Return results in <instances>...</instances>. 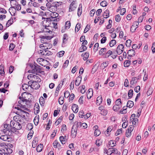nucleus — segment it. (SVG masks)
<instances>
[{"label":"nucleus","mask_w":155,"mask_h":155,"mask_svg":"<svg viewBox=\"0 0 155 155\" xmlns=\"http://www.w3.org/2000/svg\"><path fill=\"white\" fill-rule=\"evenodd\" d=\"M109 11L108 9L106 10L103 14V16L104 18H107L109 16Z\"/></svg>","instance_id":"dca6fc26"},{"label":"nucleus","mask_w":155,"mask_h":155,"mask_svg":"<svg viewBox=\"0 0 155 155\" xmlns=\"http://www.w3.org/2000/svg\"><path fill=\"white\" fill-rule=\"evenodd\" d=\"M124 46L123 44H120L117 48V52L118 54H120L123 51Z\"/></svg>","instance_id":"423d86ee"},{"label":"nucleus","mask_w":155,"mask_h":155,"mask_svg":"<svg viewBox=\"0 0 155 155\" xmlns=\"http://www.w3.org/2000/svg\"><path fill=\"white\" fill-rule=\"evenodd\" d=\"M59 139L62 144H64L65 143L66 141L67 140L66 136L64 137L63 136H60L59 138Z\"/></svg>","instance_id":"2eb2a0df"},{"label":"nucleus","mask_w":155,"mask_h":155,"mask_svg":"<svg viewBox=\"0 0 155 155\" xmlns=\"http://www.w3.org/2000/svg\"><path fill=\"white\" fill-rule=\"evenodd\" d=\"M25 107V106H23L22 107H21V105L18 104L17 105V106L16 105H15H15L14 106L15 109H17L18 110H20L22 112H26L25 111L23 110H22L20 109L21 108L24 110H26L27 109Z\"/></svg>","instance_id":"1a4fd4ad"},{"label":"nucleus","mask_w":155,"mask_h":155,"mask_svg":"<svg viewBox=\"0 0 155 155\" xmlns=\"http://www.w3.org/2000/svg\"><path fill=\"white\" fill-rule=\"evenodd\" d=\"M15 8L17 11H19L21 9V5L18 4H16Z\"/></svg>","instance_id":"69168bd1"},{"label":"nucleus","mask_w":155,"mask_h":155,"mask_svg":"<svg viewBox=\"0 0 155 155\" xmlns=\"http://www.w3.org/2000/svg\"><path fill=\"white\" fill-rule=\"evenodd\" d=\"M81 81V77L80 76H78L75 80V84L77 86L79 85Z\"/></svg>","instance_id":"ddd939ff"},{"label":"nucleus","mask_w":155,"mask_h":155,"mask_svg":"<svg viewBox=\"0 0 155 155\" xmlns=\"http://www.w3.org/2000/svg\"><path fill=\"white\" fill-rule=\"evenodd\" d=\"M12 22H13L12 19V20L11 19H10V20H8L6 23V26L8 27L9 26L11 25L12 24Z\"/></svg>","instance_id":"4d7b16f0"},{"label":"nucleus","mask_w":155,"mask_h":155,"mask_svg":"<svg viewBox=\"0 0 155 155\" xmlns=\"http://www.w3.org/2000/svg\"><path fill=\"white\" fill-rule=\"evenodd\" d=\"M33 81L37 82H40L41 81V80L38 76L35 75Z\"/></svg>","instance_id":"393cba45"},{"label":"nucleus","mask_w":155,"mask_h":155,"mask_svg":"<svg viewBox=\"0 0 155 155\" xmlns=\"http://www.w3.org/2000/svg\"><path fill=\"white\" fill-rule=\"evenodd\" d=\"M39 101L41 106H43L44 105L45 101L44 99L42 97H40Z\"/></svg>","instance_id":"58836bf2"},{"label":"nucleus","mask_w":155,"mask_h":155,"mask_svg":"<svg viewBox=\"0 0 155 155\" xmlns=\"http://www.w3.org/2000/svg\"><path fill=\"white\" fill-rule=\"evenodd\" d=\"M61 85L60 84H59L56 88L55 92V94L57 95L58 94V92L60 90V89L61 88Z\"/></svg>","instance_id":"c9c22d12"},{"label":"nucleus","mask_w":155,"mask_h":155,"mask_svg":"<svg viewBox=\"0 0 155 155\" xmlns=\"http://www.w3.org/2000/svg\"><path fill=\"white\" fill-rule=\"evenodd\" d=\"M107 51V49L106 48H102L99 52L100 54H101L102 55H104L105 54Z\"/></svg>","instance_id":"473e14b6"},{"label":"nucleus","mask_w":155,"mask_h":155,"mask_svg":"<svg viewBox=\"0 0 155 155\" xmlns=\"http://www.w3.org/2000/svg\"><path fill=\"white\" fill-rule=\"evenodd\" d=\"M117 151V149L115 148H110L107 150V153H110V154H108L109 155H111L113 153H116Z\"/></svg>","instance_id":"f8f14e48"},{"label":"nucleus","mask_w":155,"mask_h":155,"mask_svg":"<svg viewBox=\"0 0 155 155\" xmlns=\"http://www.w3.org/2000/svg\"><path fill=\"white\" fill-rule=\"evenodd\" d=\"M81 56L83 57V59L84 60H87L89 56V53L88 52H86L85 54H82Z\"/></svg>","instance_id":"5701e85b"},{"label":"nucleus","mask_w":155,"mask_h":155,"mask_svg":"<svg viewBox=\"0 0 155 155\" xmlns=\"http://www.w3.org/2000/svg\"><path fill=\"white\" fill-rule=\"evenodd\" d=\"M152 92H153V91L152 90V89L150 88L148 89V90L147 92V95L148 96H149L150 95H151V94H152Z\"/></svg>","instance_id":"e2e57ef3"},{"label":"nucleus","mask_w":155,"mask_h":155,"mask_svg":"<svg viewBox=\"0 0 155 155\" xmlns=\"http://www.w3.org/2000/svg\"><path fill=\"white\" fill-rule=\"evenodd\" d=\"M137 82V77H133L130 81V84L131 85H133L136 84Z\"/></svg>","instance_id":"6ab92c4d"},{"label":"nucleus","mask_w":155,"mask_h":155,"mask_svg":"<svg viewBox=\"0 0 155 155\" xmlns=\"http://www.w3.org/2000/svg\"><path fill=\"white\" fill-rule=\"evenodd\" d=\"M71 26V23L69 21H67L66 22L65 24V27L67 29H69Z\"/></svg>","instance_id":"37998d69"},{"label":"nucleus","mask_w":155,"mask_h":155,"mask_svg":"<svg viewBox=\"0 0 155 155\" xmlns=\"http://www.w3.org/2000/svg\"><path fill=\"white\" fill-rule=\"evenodd\" d=\"M102 97L101 96H99L97 98L96 100V104L97 105H100L102 103Z\"/></svg>","instance_id":"a211bd4d"},{"label":"nucleus","mask_w":155,"mask_h":155,"mask_svg":"<svg viewBox=\"0 0 155 155\" xmlns=\"http://www.w3.org/2000/svg\"><path fill=\"white\" fill-rule=\"evenodd\" d=\"M95 12V10L93 9L91 10L90 13V16L91 17H92L94 16V14Z\"/></svg>","instance_id":"338daca9"},{"label":"nucleus","mask_w":155,"mask_h":155,"mask_svg":"<svg viewBox=\"0 0 155 155\" xmlns=\"http://www.w3.org/2000/svg\"><path fill=\"white\" fill-rule=\"evenodd\" d=\"M39 115L36 116L35 117L34 120V122L35 125L37 126L38 123L39 121Z\"/></svg>","instance_id":"4be33fe9"},{"label":"nucleus","mask_w":155,"mask_h":155,"mask_svg":"<svg viewBox=\"0 0 155 155\" xmlns=\"http://www.w3.org/2000/svg\"><path fill=\"white\" fill-rule=\"evenodd\" d=\"M107 2L106 1H103L100 3V5L102 7H105L107 5Z\"/></svg>","instance_id":"49530a36"},{"label":"nucleus","mask_w":155,"mask_h":155,"mask_svg":"<svg viewBox=\"0 0 155 155\" xmlns=\"http://www.w3.org/2000/svg\"><path fill=\"white\" fill-rule=\"evenodd\" d=\"M37 82L34 81H33L32 82V84H31V86L32 87H31V88L34 89H37L39 88L40 87V85L39 84L37 83Z\"/></svg>","instance_id":"9d476101"},{"label":"nucleus","mask_w":155,"mask_h":155,"mask_svg":"<svg viewBox=\"0 0 155 155\" xmlns=\"http://www.w3.org/2000/svg\"><path fill=\"white\" fill-rule=\"evenodd\" d=\"M82 12V5L80 4L79 5V7L78 8V15L79 17L80 16Z\"/></svg>","instance_id":"aec40b11"},{"label":"nucleus","mask_w":155,"mask_h":155,"mask_svg":"<svg viewBox=\"0 0 155 155\" xmlns=\"http://www.w3.org/2000/svg\"><path fill=\"white\" fill-rule=\"evenodd\" d=\"M93 90L91 88L89 89L87 92V97L88 99H90L93 96Z\"/></svg>","instance_id":"9b49d317"},{"label":"nucleus","mask_w":155,"mask_h":155,"mask_svg":"<svg viewBox=\"0 0 155 155\" xmlns=\"http://www.w3.org/2000/svg\"><path fill=\"white\" fill-rule=\"evenodd\" d=\"M52 45L50 43H45V49H48L51 48L52 47Z\"/></svg>","instance_id":"f3484780"},{"label":"nucleus","mask_w":155,"mask_h":155,"mask_svg":"<svg viewBox=\"0 0 155 155\" xmlns=\"http://www.w3.org/2000/svg\"><path fill=\"white\" fill-rule=\"evenodd\" d=\"M72 109L75 113H77L78 111V106L75 104H73L72 106Z\"/></svg>","instance_id":"4468645a"},{"label":"nucleus","mask_w":155,"mask_h":155,"mask_svg":"<svg viewBox=\"0 0 155 155\" xmlns=\"http://www.w3.org/2000/svg\"><path fill=\"white\" fill-rule=\"evenodd\" d=\"M115 103V105H118L119 106H121L122 103L120 99L119 98L117 99Z\"/></svg>","instance_id":"de8ad7c7"},{"label":"nucleus","mask_w":155,"mask_h":155,"mask_svg":"<svg viewBox=\"0 0 155 155\" xmlns=\"http://www.w3.org/2000/svg\"><path fill=\"white\" fill-rule=\"evenodd\" d=\"M40 67V66L37 64L32 65L31 66V73L37 74L38 73L40 72L41 69Z\"/></svg>","instance_id":"f03ea898"},{"label":"nucleus","mask_w":155,"mask_h":155,"mask_svg":"<svg viewBox=\"0 0 155 155\" xmlns=\"http://www.w3.org/2000/svg\"><path fill=\"white\" fill-rule=\"evenodd\" d=\"M20 118H21L20 117L18 116H15L13 117L14 120L13 121L17 122Z\"/></svg>","instance_id":"13d9d810"},{"label":"nucleus","mask_w":155,"mask_h":155,"mask_svg":"<svg viewBox=\"0 0 155 155\" xmlns=\"http://www.w3.org/2000/svg\"><path fill=\"white\" fill-rule=\"evenodd\" d=\"M151 49L152 52L154 53L155 52V42L153 43L151 47Z\"/></svg>","instance_id":"774afa93"},{"label":"nucleus","mask_w":155,"mask_h":155,"mask_svg":"<svg viewBox=\"0 0 155 155\" xmlns=\"http://www.w3.org/2000/svg\"><path fill=\"white\" fill-rule=\"evenodd\" d=\"M45 61V60L42 58H38L37 60V62L40 65L43 66V64H42L41 62H43Z\"/></svg>","instance_id":"bf43d9fd"},{"label":"nucleus","mask_w":155,"mask_h":155,"mask_svg":"<svg viewBox=\"0 0 155 155\" xmlns=\"http://www.w3.org/2000/svg\"><path fill=\"white\" fill-rule=\"evenodd\" d=\"M64 52L63 51H61L57 54V55L59 57H62L64 55Z\"/></svg>","instance_id":"79ce46f5"},{"label":"nucleus","mask_w":155,"mask_h":155,"mask_svg":"<svg viewBox=\"0 0 155 155\" xmlns=\"http://www.w3.org/2000/svg\"><path fill=\"white\" fill-rule=\"evenodd\" d=\"M131 62L129 60L125 61L124 63V67H129L130 64Z\"/></svg>","instance_id":"72a5a7b5"},{"label":"nucleus","mask_w":155,"mask_h":155,"mask_svg":"<svg viewBox=\"0 0 155 155\" xmlns=\"http://www.w3.org/2000/svg\"><path fill=\"white\" fill-rule=\"evenodd\" d=\"M15 45L14 44H11L9 47V50L11 51L13 50L14 48L15 47Z\"/></svg>","instance_id":"0e129e2a"},{"label":"nucleus","mask_w":155,"mask_h":155,"mask_svg":"<svg viewBox=\"0 0 155 155\" xmlns=\"http://www.w3.org/2000/svg\"><path fill=\"white\" fill-rule=\"evenodd\" d=\"M35 75L32 74H30L28 76L27 78L30 81H33Z\"/></svg>","instance_id":"a18cd8bd"},{"label":"nucleus","mask_w":155,"mask_h":155,"mask_svg":"<svg viewBox=\"0 0 155 155\" xmlns=\"http://www.w3.org/2000/svg\"><path fill=\"white\" fill-rule=\"evenodd\" d=\"M112 53V51L109 50L105 54V58H108L110 56Z\"/></svg>","instance_id":"a19ab883"},{"label":"nucleus","mask_w":155,"mask_h":155,"mask_svg":"<svg viewBox=\"0 0 155 155\" xmlns=\"http://www.w3.org/2000/svg\"><path fill=\"white\" fill-rule=\"evenodd\" d=\"M116 41L115 40H112L109 43V45L110 47L113 46L116 44Z\"/></svg>","instance_id":"e433bc0d"},{"label":"nucleus","mask_w":155,"mask_h":155,"mask_svg":"<svg viewBox=\"0 0 155 155\" xmlns=\"http://www.w3.org/2000/svg\"><path fill=\"white\" fill-rule=\"evenodd\" d=\"M33 128L32 124L31 123H28L27 125L26 129L27 130H31Z\"/></svg>","instance_id":"4c0bfd02"},{"label":"nucleus","mask_w":155,"mask_h":155,"mask_svg":"<svg viewBox=\"0 0 155 155\" xmlns=\"http://www.w3.org/2000/svg\"><path fill=\"white\" fill-rule=\"evenodd\" d=\"M90 28V26L88 25H87L84 30V33H86L89 30Z\"/></svg>","instance_id":"680f3d73"},{"label":"nucleus","mask_w":155,"mask_h":155,"mask_svg":"<svg viewBox=\"0 0 155 155\" xmlns=\"http://www.w3.org/2000/svg\"><path fill=\"white\" fill-rule=\"evenodd\" d=\"M115 21L117 22H119L120 21L121 18L119 15H116L115 16Z\"/></svg>","instance_id":"603ef678"},{"label":"nucleus","mask_w":155,"mask_h":155,"mask_svg":"<svg viewBox=\"0 0 155 155\" xmlns=\"http://www.w3.org/2000/svg\"><path fill=\"white\" fill-rule=\"evenodd\" d=\"M137 28V27H135L134 25H133L130 28V31L132 32H134Z\"/></svg>","instance_id":"864d4df0"},{"label":"nucleus","mask_w":155,"mask_h":155,"mask_svg":"<svg viewBox=\"0 0 155 155\" xmlns=\"http://www.w3.org/2000/svg\"><path fill=\"white\" fill-rule=\"evenodd\" d=\"M29 85L26 84H24L22 86V88L24 91H27L29 87Z\"/></svg>","instance_id":"a878e982"},{"label":"nucleus","mask_w":155,"mask_h":155,"mask_svg":"<svg viewBox=\"0 0 155 155\" xmlns=\"http://www.w3.org/2000/svg\"><path fill=\"white\" fill-rule=\"evenodd\" d=\"M18 130L15 129L13 127H10L9 130H7L5 132V134L8 135L9 136H10L12 135V133H18Z\"/></svg>","instance_id":"20e7f679"},{"label":"nucleus","mask_w":155,"mask_h":155,"mask_svg":"<svg viewBox=\"0 0 155 155\" xmlns=\"http://www.w3.org/2000/svg\"><path fill=\"white\" fill-rule=\"evenodd\" d=\"M99 47V44L98 43H96L94 45V51L95 52L97 51L98 49V48Z\"/></svg>","instance_id":"c03bdc74"},{"label":"nucleus","mask_w":155,"mask_h":155,"mask_svg":"<svg viewBox=\"0 0 155 155\" xmlns=\"http://www.w3.org/2000/svg\"><path fill=\"white\" fill-rule=\"evenodd\" d=\"M131 41L130 39L127 40L126 43V45L127 47H129L130 46L131 44Z\"/></svg>","instance_id":"09e8293b"},{"label":"nucleus","mask_w":155,"mask_h":155,"mask_svg":"<svg viewBox=\"0 0 155 155\" xmlns=\"http://www.w3.org/2000/svg\"><path fill=\"white\" fill-rule=\"evenodd\" d=\"M10 127H13L18 130H20L22 128L21 124L18 122L13 120H11L10 122Z\"/></svg>","instance_id":"7ed1b4c3"},{"label":"nucleus","mask_w":155,"mask_h":155,"mask_svg":"<svg viewBox=\"0 0 155 155\" xmlns=\"http://www.w3.org/2000/svg\"><path fill=\"white\" fill-rule=\"evenodd\" d=\"M5 72L3 66L0 67V74L2 76H3L4 75Z\"/></svg>","instance_id":"8fccbe9b"},{"label":"nucleus","mask_w":155,"mask_h":155,"mask_svg":"<svg viewBox=\"0 0 155 155\" xmlns=\"http://www.w3.org/2000/svg\"><path fill=\"white\" fill-rule=\"evenodd\" d=\"M80 25V24H79V23H78L76 25L75 28V31H77V32H78L80 30L81 28Z\"/></svg>","instance_id":"052dcab7"},{"label":"nucleus","mask_w":155,"mask_h":155,"mask_svg":"<svg viewBox=\"0 0 155 155\" xmlns=\"http://www.w3.org/2000/svg\"><path fill=\"white\" fill-rule=\"evenodd\" d=\"M77 127H76L75 124H74V125L72 126L71 130V134L73 138H74L75 137L77 134Z\"/></svg>","instance_id":"39448f33"},{"label":"nucleus","mask_w":155,"mask_h":155,"mask_svg":"<svg viewBox=\"0 0 155 155\" xmlns=\"http://www.w3.org/2000/svg\"><path fill=\"white\" fill-rule=\"evenodd\" d=\"M87 49V47L86 46H81L78 50L79 52H82L85 51Z\"/></svg>","instance_id":"cd10ccee"},{"label":"nucleus","mask_w":155,"mask_h":155,"mask_svg":"<svg viewBox=\"0 0 155 155\" xmlns=\"http://www.w3.org/2000/svg\"><path fill=\"white\" fill-rule=\"evenodd\" d=\"M8 135H2L0 137V139L4 141H9L11 140V138Z\"/></svg>","instance_id":"6e6552de"},{"label":"nucleus","mask_w":155,"mask_h":155,"mask_svg":"<svg viewBox=\"0 0 155 155\" xmlns=\"http://www.w3.org/2000/svg\"><path fill=\"white\" fill-rule=\"evenodd\" d=\"M101 133V131L98 130L94 131V134L95 136H98L100 135Z\"/></svg>","instance_id":"5fc2aeb1"},{"label":"nucleus","mask_w":155,"mask_h":155,"mask_svg":"<svg viewBox=\"0 0 155 155\" xmlns=\"http://www.w3.org/2000/svg\"><path fill=\"white\" fill-rule=\"evenodd\" d=\"M43 145L40 144L38 145L36 148V150L38 152H41L43 148Z\"/></svg>","instance_id":"412c9836"},{"label":"nucleus","mask_w":155,"mask_h":155,"mask_svg":"<svg viewBox=\"0 0 155 155\" xmlns=\"http://www.w3.org/2000/svg\"><path fill=\"white\" fill-rule=\"evenodd\" d=\"M4 127L5 129H4V132L5 134V132L7 131V130H9L10 129V125L9 124H5L4 125Z\"/></svg>","instance_id":"7c9ffc66"},{"label":"nucleus","mask_w":155,"mask_h":155,"mask_svg":"<svg viewBox=\"0 0 155 155\" xmlns=\"http://www.w3.org/2000/svg\"><path fill=\"white\" fill-rule=\"evenodd\" d=\"M107 113L108 111L107 110L104 109L101 111L100 114L103 116H105L107 114Z\"/></svg>","instance_id":"3c124183"},{"label":"nucleus","mask_w":155,"mask_h":155,"mask_svg":"<svg viewBox=\"0 0 155 155\" xmlns=\"http://www.w3.org/2000/svg\"><path fill=\"white\" fill-rule=\"evenodd\" d=\"M59 15L56 12H54L51 14V18H56Z\"/></svg>","instance_id":"ea45409f"},{"label":"nucleus","mask_w":155,"mask_h":155,"mask_svg":"<svg viewBox=\"0 0 155 155\" xmlns=\"http://www.w3.org/2000/svg\"><path fill=\"white\" fill-rule=\"evenodd\" d=\"M116 143H114V141L113 140H110L109 142V145L111 147H113L115 146Z\"/></svg>","instance_id":"6e6d98bb"},{"label":"nucleus","mask_w":155,"mask_h":155,"mask_svg":"<svg viewBox=\"0 0 155 155\" xmlns=\"http://www.w3.org/2000/svg\"><path fill=\"white\" fill-rule=\"evenodd\" d=\"M76 2V1H74L71 4L69 10V12L73 11L76 8V6L75 5Z\"/></svg>","instance_id":"0eeeda50"},{"label":"nucleus","mask_w":155,"mask_h":155,"mask_svg":"<svg viewBox=\"0 0 155 155\" xmlns=\"http://www.w3.org/2000/svg\"><path fill=\"white\" fill-rule=\"evenodd\" d=\"M63 118V116H61L55 122V124L56 125H58L61 122Z\"/></svg>","instance_id":"c85d7f7f"},{"label":"nucleus","mask_w":155,"mask_h":155,"mask_svg":"<svg viewBox=\"0 0 155 155\" xmlns=\"http://www.w3.org/2000/svg\"><path fill=\"white\" fill-rule=\"evenodd\" d=\"M133 94V91L132 90L130 89L128 91V97L129 98H128V99L132 97Z\"/></svg>","instance_id":"c756f323"},{"label":"nucleus","mask_w":155,"mask_h":155,"mask_svg":"<svg viewBox=\"0 0 155 155\" xmlns=\"http://www.w3.org/2000/svg\"><path fill=\"white\" fill-rule=\"evenodd\" d=\"M127 105L124 106L123 107V110H121L120 111V113L122 114H125L127 113L126 110L127 108Z\"/></svg>","instance_id":"bb28decb"},{"label":"nucleus","mask_w":155,"mask_h":155,"mask_svg":"<svg viewBox=\"0 0 155 155\" xmlns=\"http://www.w3.org/2000/svg\"><path fill=\"white\" fill-rule=\"evenodd\" d=\"M127 105L129 107L131 108L134 105V103L132 101H128L127 103Z\"/></svg>","instance_id":"b1692460"},{"label":"nucleus","mask_w":155,"mask_h":155,"mask_svg":"<svg viewBox=\"0 0 155 155\" xmlns=\"http://www.w3.org/2000/svg\"><path fill=\"white\" fill-rule=\"evenodd\" d=\"M121 106L115 105L113 106V109L114 111H118L121 108Z\"/></svg>","instance_id":"f704fd0d"},{"label":"nucleus","mask_w":155,"mask_h":155,"mask_svg":"<svg viewBox=\"0 0 155 155\" xmlns=\"http://www.w3.org/2000/svg\"><path fill=\"white\" fill-rule=\"evenodd\" d=\"M49 21L47 20H45L43 21L42 25L43 27L41 29V31L40 32H50L51 31L49 28L47 27H49Z\"/></svg>","instance_id":"f257e3e1"},{"label":"nucleus","mask_w":155,"mask_h":155,"mask_svg":"<svg viewBox=\"0 0 155 155\" xmlns=\"http://www.w3.org/2000/svg\"><path fill=\"white\" fill-rule=\"evenodd\" d=\"M129 54L131 56H134L135 55V51L133 49H130L127 52L128 54Z\"/></svg>","instance_id":"2f4dec72"}]
</instances>
